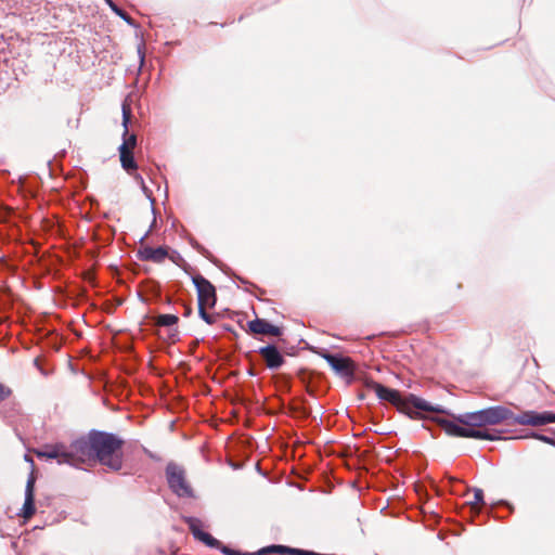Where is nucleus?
Wrapping results in <instances>:
<instances>
[{
	"label": "nucleus",
	"mask_w": 555,
	"mask_h": 555,
	"mask_svg": "<svg viewBox=\"0 0 555 555\" xmlns=\"http://www.w3.org/2000/svg\"><path fill=\"white\" fill-rule=\"evenodd\" d=\"M221 550V552L224 554V555H240V552L235 551V550H232L225 545H222L220 543V546L218 547Z\"/></svg>",
	"instance_id": "nucleus-23"
},
{
	"label": "nucleus",
	"mask_w": 555,
	"mask_h": 555,
	"mask_svg": "<svg viewBox=\"0 0 555 555\" xmlns=\"http://www.w3.org/2000/svg\"><path fill=\"white\" fill-rule=\"evenodd\" d=\"M466 438L482 439V440H498L500 436L495 433H491L487 429H478L475 427H468Z\"/></svg>",
	"instance_id": "nucleus-16"
},
{
	"label": "nucleus",
	"mask_w": 555,
	"mask_h": 555,
	"mask_svg": "<svg viewBox=\"0 0 555 555\" xmlns=\"http://www.w3.org/2000/svg\"><path fill=\"white\" fill-rule=\"evenodd\" d=\"M11 395V389L0 384V402Z\"/></svg>",
	"instance_id": "nucleus-21"
},
{
	"label": "nucleus",
	"mask_w": 555,
	"mask_h": 555,
	"mask_svg": "<svg viewBox=\"0 0 555 555\" xmlns=\"http://www.w3.org/2000/svg\"><path fill=\"white\" fill-rule=\"evenodd\" d=\"M512 421L519 425L542 426L548 423H555V413L526 411L514 415Z\"/></svg>",
	"instance_id": "nucleus-8"
},
{
	"label": "nucleus",
	"mask_w": 555,
	"mask_h": 555,
	"mask_svg": "<svg viewBox=\"0 0 555 555\" xmlns=\"http://www.w3.org/2000/svg\"><path fill=\"white\" fill-rule=\"evenodd\" d=\"M166 477L171 491L180 498H193L194 492L186 480L185 470L175 464L169 463L166 467Z\"/></svg>",
	"instance_id": "nucleus-7"
},
{
	"label": "nucleus",
	"mask_w": 555,
	"mask_h": 555,
	"mask_svg": "<svg viewBox=\"0 0 555 555\" xmlns=\"http://www.w3.org/2000/svg\"><path fill=\"white\" fill-rule=\"evenodd\" d=\"M532 437H534L535 439L540 440V441H543L545 443H548V444H552V446H555V440L554 438L550 437V436H545V435H541V434H533Z\"/></svg>",
	"instance_id": "nucleus-20"
},
{
	"label": "nucleus",
	"mask_w": 555,
	"mask_h": 555,
	"mask_svg": "<svg viewBox=\"0 0 555 555\" xmlns=\"http://www.w3.org/2000/svg\"><path fill=\"white\" fill-rule=\"evenodd\" d=\"M192 282L197 292L198 314L207 324H214L216 317L209 314L206 308H214L217 302L215 286L203 275L196 274L192 278Z\"/></svg>",
	"instance_id": "nucleus-6"
},
{
	"label": "nucleus",
	"mask_w": 555,
	"mask_h": 555,
	"mask_svg": "<svg viewBox=\"0 0 555 555\" xmlns=\"http://www.w3.org/2000/svg\"><path fill=\"white\" fill-rule=\"evenodd\" d=\"M134 178L142 185L143 191L146 193L147 189H146V186L144 184L143 178L140 175H137Z\"/></svg>",
	"instance_id": "nucleus-24"
},
{
	"label": "nucleus",
	"mask_w": 555,
	"mask_h": 555,
	"mask_svg": "<svg viewBox=\"0 0 555 555\" xmlns=\"http://www.w3.org/2000/svg\"><path fill=\"white\" fill-rule=\"evenodd\" d=\"M138 256L141 260L160 263L167 258L168 251L163 246H159L157 248L144 246L141 249H139Z\"/></svg>",
	"instance_id": "nucleus-14"
},
{
	"label": "nucleus",
	"mask_w": 555,
	"mask_h": 555,
	"mask_svg": "<svg viewBox=\"0 0 555 555\" xmlns=\"http://www.w3.org/2000/svg\"><path fill=\"white\" fill-rule=\"evenodd\" d=\"M36 455L39 459L55 460L60 465L67 464L75 467L94 461L92 433L88 438L77 439L68 446L64 443L46 444L36 451Z\"/></svg>",
	"instance_id": "nucleus-1"
},
{
	"label": "nucleus",
	"mask_w": 555,
	"mask_h": 555,
	"mask_svg": "<svg viewBox=\"0 0 555 555\" xmlns=\"http://www.w3.org/2000/svg\"><path fill=\"white\" fill-rule=\"evenodd\" d=\"M109 5L111 8L113 9V11L118 15L120 16L124 21H126L127 23H131V18L129 17V15L122 11L121 9H119L118 7H116L114 3L109 2Z\"/></svg>",
	"instance_id": "nucleus-19"
},
{
	"label": "nucleus",
	"mask_w": 555,
	"mask_h": 555,
	"mask_svg": "<svg viewBox=\"0 0 555 555\" xmlns=\"http://www.w3.org/2000/svg\"><path fill=\"white\" fill-rule=\"evenodd\" d=\"M365 387L373 390L379 400L391 403L399 412L406 414L411 418H417L420 412H444L442 408L431 405L426 400L413 393L402 397L400 391L388 388L373 379H366Z\"/></svg>",
	"instance_id": "nucleus-2"
},
{
	"label": "nucleus",
	"mask_w": 555,
	"mask_h": 555,
	"mask_svg": "<svg viewBox=\"0 0 555 555\" xmlns=\"http://www.w3.org/2000/svg\"><path fill=\"white\" fill-rule=\"evenodd\" d=\"M193 246H195L199 251H204V248L197 243L193 244Z\"/></svg>",
	"instance_id": "nucleus-25"
},
{
	"label": "nucleus",
	"mask_w": 555,
	"mask_h": 555,
	"mask_svg": "<svg viewBox=\"0 0 555 555\" xmlns=\"http://www.w3.org/2000/svg\"><path fill=\"white\" fill-rule=\"evenodd\" d=\"M474 498L469 501V504L472 507L478 506L480 504H483V491L479 488H474Z\"/></svg>",
	"instance_id": "nucleus-18"
},
{
	"label": "nucleus",
	"mask_w": 555,
	"mask_h": 555,
	"mask_svg": "<svg viewBox=\"0 0 555 555\" xmlns=\"http://www.w3.org/2000/svg\"><path fill=\"white\" fill-rule=\"evenodd\" d=\"M122 111V143L120 144L119 158L121 163V167L128 172L132 173V171L137 170L138 165L133 157V149L137 146V135L131 133L129 134L128 124L131 119V107L130 104L125 101L121 105Z\"/></svg>",
	"instance_id": "nucleus-5"
},
{
	"label": "nucleus",
	"mask_w": 555,
	"mask_h": 555,
	"mask_svg": "<svg viewBox=\"0 0 555 555\" xmlns=\"http://www.w3.org/2000/svg\"><path fill=\"white\" fill-rule=\"evenodd\" d=\"M439 424L443 428L444 433L449 436L462 438H466L467 436V429L469 426H462V424H460L456 420L455 422L449 420H440Z\"/></svg>",
	"instance_id": "nucleus-15"
},
{
	"label": "nucleus",
	"mask_w": 555,
	"mask_h": 555,
	"mask_svg": "<svg viewBox=\"0 0 555 555\" xmlns=\"http://www.w3.org/2000/svg\"><path fill=\"white\" fill-rule=\"evenodd\" d=\"M35 482L36 479L33 474L27 479L25 489V502L22 509L24 518H30L35 514Z\"/></svg>",
	"instance_id": "nucleus-12"
},
{
	"label": "nucleus",
	"mask_w": 555,
	"mask_h": 555,
	"mask_svg": "<svg viewBox=\"0 0 555 555\" xmlns=\"http://www.w3.org/2000/svg\"><path fill=\"white\" fill-rule=\"evenodd\" d=\"M259 353L270 370H278L284 363V357L274 345L261 347Z\"/></svg>",
	"instance_id": "nucleus-11"
},
{
	"label": "nucleus",
	"mask_w": 555,
	"mask_h": 555,
	"mask_svg": "<svg viewBox=\"0 0 555 555\" xmlns=\"http://www.w3.org/2000/svg\"><path fill=\"white\" fill-rule=\"evenodd\" d=\"M248 327L254 334L280 336L282 331L280 327L271 324L264 319H255L248 322Z\"/></svg>",
	"instance_id": "nucleus-13"
},
{
	"label": "nucleus",
	"mask_w": 555,
	"mask_h": 555,
	"mask_svg": "<svg viewBox=\"0 0 555 555\" xmlns=\"http://www.w3.org/2000/svg\"><path fill=\"white\" fill-rule=\"evenodd\" d=\"M322 357L330 364V366L339 375L345 377H350L353 375V367L350 359L327 352L324 353Z\"/></svg>",
	"instance_id": "nucleus-10"
},
{
	"label": "nucleus",
	"mask_w": 555,
	"mask_h": 555,
	"mask_svg": "<svg viewBox=\"0 0 555 555\" xmlns=\"http://www.w3.org/2000/svg\"><path fill=\"white\" fill-rule=\"evenodd\" d=\"M179 321L178 317L175 314H159L156 320V324L159 326H172L177 324Z\"/></svg>",
	"instance_id": "nucleus-17"
},
{
	"label": "nucleus",
	"mask_w": 555,
	"mask_h": 555,
	"mask_svg": "<svg viewBox=\"0 0 555 555\" xmlns=\"http://www.w3.org/2000/svg\"><path fill=\"white\" fill-rule=\"evenodd\" d=\"M221 550V552L224 554V555H240V552L235 551V550H232L225 545H222L220 543V546L218 547Z\"/></svg>",
	"instance_id": "nucleus-22"
},
{
	"label": "nucleus",
	"mask_w": 555,
	"mask_h": 555,
	"mask_svg": "<svg viewBox=\"0 0 555 555\" xmlns=\"http://www.w3.org/2000/svg\"><path fill=\"white\" fill-rule=\"evenodd\" d=\"M25 460H26V461H29V462H33V461L28 457V455H25Z\"/></svg>",
	"instance_id": "nucleus-26"
},
{
	"label": "nucleus",
	"mask_w": 555,
	"mask_h": 555,
	"mask_svg": "<svg viewBox=\"0 0 555 555\" xmlns=\"http://www.w3.org/2000/svg\"><path fill=\"white\" fill-rule=\"evenodd\" d=\"M185 522L189 526L190 531L192 532L193 537L203 542L205 545L209 547H219L220 541L214 538L208 532H205L201 529V520L195 517H188L185 518Z\"/></svg>",
	"instance_id": "nucleus-9"
},
{
	"label": "nucleus",
	"mask_w": 555,
	"mask_h": 555,
	"mask_svg": "<svg viewBox=\"0 0 555 555\" xmlns=\"http://www.w3.org/2000/svg\"><path fill=\"white\" fill-rule=\"evenodd\" d=\"M122 441L113 434L92 431V447L94 461L113 470H119L122 466V457L119 453Z\"/></svg>",
	"instance_id": "nucleus-3"
},
{
	"label": "nucleus",
	"mask_w": 555,
	"mask_h": 555,
	"mask_svg": "<svg viewBox=\"0 0 555 555\" xmlns=\"http://www.w3.org/2000/svg\"><path fill=\"white\" fill-rule=\"evenodd\" d=\"M513 417V412L502 405L490 406L476 412L462 413L454 416L460 424L469 427H486L499 425Z\"/></svg>",
	"instance_id": "nucleus-4"
}]
</instances>
